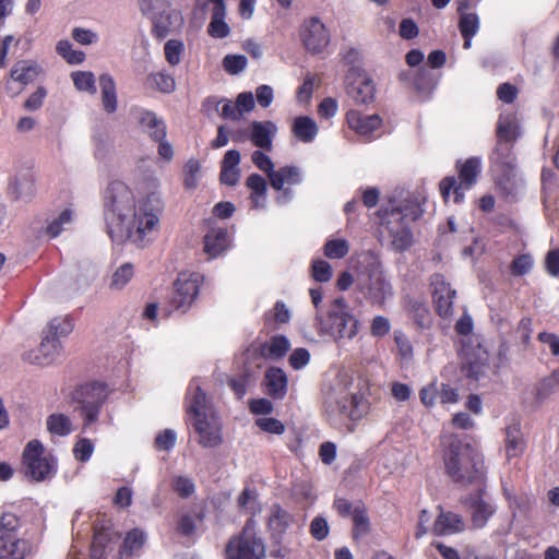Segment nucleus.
<instances>
[{
  "mask_svg": "<svg viewBox=\"0 0 559 559\" xmlns=\"http://www.w3.org/2000/svg\"><path fill=\"white\" fill-rule=\"evenodd\" d=\"M311 276L320 283L329 282L332 277V267L324 260H314L311 265Z\"/></svg>",
  "mask_w": 559,
  "mask_h": 559,
  "instance_id": "nucleus-47",
  "label": "nucleus"
},
{
  "mask_svg": "<svg viewBox=\"0 0 559 559\" xmlns=\"http://www.w3.org/2000/svg\"><path fill=\"white\" fill-rule=\"evenodd\" d=\"M431 294L437 313L447 318L452 314L453 299L456 292L445 282L442 274L436 273L430 277Z\"/></svg>",
  "mask_w": 559,
  "mask_h": 559,
  "instance_id": "nucleus-17",
  "label": "nucleus"
},
{
  "mask_svg": "<svg viewBox=\"0 0 559 559\" xmlns=\"http://www.w3.org/2000/svg\"><path fill=\"white\" fill-rule=\"evenodd\" d=\"M72 222V211L67 209L60 213V215L55 218L48 226H47V234L50 237H57L60 235V233L63 230V226L68 225Z\"/></svg>",
  "mask_w": 559,
  "mask_h": 559,
  "instance_id": "nucleus-48",
  "label": "nucleus"
},
{
  "mask_svg": "<svg viewBox=\"0 0 559 559\" xmlns=\"http://www.w3.org/2000/svg\"><path fill=\"white\" fill-rule=\"evenodd\" d=\"M140 11L152 19L153 33L159 39L179 29L183 23L181 14L167 0H140Z\"/></svg>",
  "mask_w": 559,
  "mask_h": 559,
  "instance_id": "nucleus-8",
  "label": "nucleus"
},
{
  "mask_svg": "<svg viewBox=\"0 0 559 559\" xmlns=\"http://www.w3.org/2000/svg\"><path fill=\"white\" fill-rule=\"evenodd\" d=\"M420 214L421 211L417 205L385 210L382 225L388 229L392 245L397 251H404L411 247L413 235L406 221H416Z\"/></svg>",
  "mask_w": 559,
  "mask_h": 559,
  "instance_id": "nucleus-6",
  "label": "nucleus"
},
{
  "mask_svg": "<svg viewBox=\"0 0 559 559\" xmlns=\"http://www.w3.org/2000/svg\"><path fill=\"white\" fill-rule=\"evenodd\" d=\"M330 527L323 516H316L310 523V534L317 540H323L328 537Z\"/></svg>",
  "mask_w": 559,
  "mask_h": 559,
  "instance_id": "nucleus-54",
  "label": "nucleus"
},
{
  "mask_svg": "<svg viewBox=\"0 0 559 559\" xmlns=\"http://www.w3.org/2000/svg\"><path fill=\"white\" fill-rule=\"evenodd\" d=\"M228 247V235L224 228H212L204 236V252L212 259L218 257Z\"/></svg>",
  "mask_w": 559,
  "mask_h": 559,
  "instance_id": "nucleus-26",
  "label": "nucleus"
},
{
  "mask_svg": "<svg viewBox=\"0 0 559 559\" xmlns=\"http://www.w3.org/2000/svg\"><path fill=\"white\" fill-rule=\"evenodd\" d=\"M255 521L249 519L241 533L231 537L225 548V559H264L265 545L258 536Z\"/></svg>",
  "mask_w": 559,
  "mask_h": 559,
  "instance_id": "nucleus-9",
  "label": "nucleus"
},
{
  "mask_svg": "<svg viewBox=\"0 0 559 559\" xmlns=\"http://www.w3.org/2000/svg\"><path fill=\"white\" fill-rule=\"evenodd\" d=\"M135 198L131 189L122 181H111L104 193V219L108 236L112 241L121 242L127 234V221L134 214Z\"/></svg>",
  "mask_w": 559,
  "mask_h": 559,
  "instance_id": "nucleus-3",
  "label": "nucleus"
},
{
  "mask_svg": "<svg viewBox=\"0 0 559 559\" xmlns=\"http://www.w3.org/2000/svg\"><path fill=\"white\" fill-rule=\"evenodd\" d=\"M20 519L10 512H4L0 518V532L9 534H17Z\"/></svg>",
  "mask_w": 559,
  "mask_h": 559,
  "instance_id": "nucleus-57",
  "label": "nucleus"
},
{
  "mask_svg": "<svg viewBox=\"0 0 559 559\" xmlns=\"http://www.w3.org/2000/svg\"><path fill=\"white\" fill-rule=\"evenodd\" d=\"M319 82L316 75L308 74L297 91V99L308 102L312 96L316 84H319Z\"/></svg>",
  "mask_w": 559,
  "mask_h": 559,
  "instance_id": "nucleus-55",
  "label": "nucleus"
},
{
  "mask_svg": "<svg viewBox=\"0 0 559 559\" xmlns=\"http://www.w3.org/2000/svg\"><path fill=\"white\" fill-rule=\"evenodd\" d=\"M47 95L45 87L39 86L37 90L25 100L24 107L29 111L39 109L43 105L44 98Z\"/></svg>",
  "mask_w": 559,
  "mask_h": 559,
  "instance_id": "nucleus-63",
  "label": "nucleus"
},
{
  "mask_svg": "<svg viewBox=\"0 0 559 559\" xmlns=\"http://www.w3.org/2000/svg\"><path fill=\"white\" fill-rule=\"evenodd\" d=\"M447 475L461 487L485 486V465L483 455L469 443L457 436H450L443 454Z\"/></svg>",
  "mask_w": 559,
  "mask_h": 559,
  "instance_id": "nucleus-1",
  "label": "nucleus"
},
{
  "mask_svg": "<svg viewBox=\"0 0 559 559\" xmlns=\"http://www.w3.org/2000/svg\"><path fill=\"white\" fill-rule=\"evenodd\" d=\"M269 179L271 187L276 191H281L284 185L292 186L299 182V169L295 166H285L278 170L274 169Z\"/></svg>",
  "mask_w": 559,
  "mask_h": 559,
  "instance_id": "nucleus-31",
  "label": "nucleus"
},
{
  "mask_svg": "<svg viewBox=\"0 0 559 559\" xmlns=\"http://www.w3.org/2000/svg\"><path fill=\"white\" fill-rule=\"evenodd\" d=\"M264 355L272 359L282 358L289 349V342L285 336H275L266 346Z\"/></svg>",
  "mask_w": 559,
  "mask_h": 559,
  "instance_id": "nucleus-42",
  "label": "nucleus"
},
{
  "mask_svg": "<svg viewBox=\"0 0 559 559\" xmlns=\"http://www.w3.org/2000/svg\"><path fill=\"white\" fill-rule=\"evenodd\" d=\"M224 69L230 74H238L247 66V58L242 55H227L223 60Z\"/></svg>",
  "mask_w": 559,
  "mask_h": 559,
  "instance_id": "nucleus-52",
  "label": "nucleus"
},
{
  "mask_svg": "<svg viewBox=\"0 0 559 559\" xmlns=\"http://www.w3.org/2000/svg\"><path fill=\"white\" fill-rule=\"evenodd\" d=\"M132 277L133 265L131 263H124L119 266L112 274L110 287L114 289H121L129 283Z\"/></svg>",
  "mask_w": 559,
  "mask_h": 559,
  "instance_id": "nucleus-43",
  "label": "nucleus"
},
{
  "mask_svg": "<svg viewBox=\"0 0 559 559\" xmlns=\"http://www.w3.org/2000/svg\"><path fill=\"white\" fill-rule=\"evenodd\" d=\"M276 132V126L272 121H253L251 123V135L252 143L266 151L272 150V140Z\"/></svg>",
  "mask_w": 559,
  "mask_h": 559,
  "instance_id": "nucleus-24",
  "label": "nucleus"
},
{
  "mask_svg": "<svg viewBox=\"0 0 559 559\" xmlns=\"http://www.w3.org/2000/svg\"><path fill=\"white\" fill-rule=\"evenodd\" d=\"M461 34L475 36L479 28V20L475 13H462L459 21Z\"/></svg>",
  "mask_w": 559,
  "mask_h": 559,
  "instance_id": "nucleus-45",
  "label": "nucleus"
},
{
  "mask_svg": "<svg viewBox=\"0 0 559 559\" xmlns=\"http://www.w3.org/2000/svg\"><path fill=\"white\" fill-rule=\"evenodd\" d=\"M405 309L408 317L420 329H429L432 324V317L426 304L416 298L406 297L404 299Z\"/></svg>",
  "mask_w": 559,
  "mask_h": 559,
  "instance_id": "nucleus-21",
  "label": "nucleus"
},
{
  "mask_svg": "<svg viewBox=\"0 0 559 559\" xmlns=\"http://www.w3.org/2000/svg\"><path fill=\"white\" fill-rule=\"evenodd\" d=\"M246 186L252 191V193L265 195L266 193V181L259 174H251L247 180Z\"/></svg>",
  "mask_w": 559,
  "mask_h": 559,
  "instance_id": "nucleus-62",
  "label": "nucleus"
},
{
  "mask_svg": "<svg viewBox=\"0 0 559 559\" xmlns=\"http://www.w3.org/2000/svg\"><path fill=\"white\" fill-rule=\"evenodd\" d=\"M40 72L41 68L36 62L20 60L11 68L10 78L22 85H27L34 82Z\"/></svg>",
  "mask_w": 559,
  "mask_h": 559,
  "instance_id": "nucleus-25",
  "label": "nucleus"
},
{
  "mask_svg": "<svg viewBox=\"0 0 559 559\" xmlns=\"http://www.w3.org/2000/svg\"><path fill=\"white\" fill-rule=\"evenodd\" d=\"M485 486L476 488L475 493H469L461 499V503L469 511L474 528H483L496 508L484 499Z\"/></svg>",
  "mask_w": 559,
  "mask_h": 559,
  "instance_id": "nucleus-15",
  "label": "nucleus"
},
{
  "mask_svg": "<svg viewBox=\"0 0 559 559\" xmlns=\"http://www.w3.org/2000/svg\"><path fill=\"white\" fill-rule=\"evenodd\" d=\"M44 451L45 449L41 442L32 440L27 443L23 452L25 475L36 481L46 479L53 469L52 460L44 456Z\"/></svg>",
  "mask_w": 559,
  "mask_h": 559,
  "instance_id": "nucleus-13",
  "label": "nucleus"
},
{
  "mask_svg": "<svg viewBox=\"0 0 559 559\" xmlns=\"http://www.w3.org/2000/svg\"><path fill=\"white\" fill-rule=\"evenodd\" d=\"M174 489L182 498H188L194 492V484L185 476H178L174 479Z\"/></svg>",
  "mask_w": 559,
  "mask_h": 559,
  "instance_id": "nucleus-60",
  "label": "nucleus"
},
{
  "mask_svg": "<svg viewBox=\"0 0 559 559\" xmlns=\"http://www.w3.org/2000/svg\"><path fill=\"white\" fill-rule=\"evenodd\" d=\"M348 96L357 104H369L374 99L376 87L369 78L358 74L346 87Z\"/></svg>",
  "mask_w": 559,
  "mask_h": 559,
  "instance_id": "nucleus-19",
  "label": "nucleus"
},
{
  "mask_svg": "<svg viewBox=\"0 0 559 559\" xmlns=\"http://www.w3.org/2000/svg\"><path fill=\"white\" fill-rule=\"evenodd\" d=\"M73 330L72 320L68 317L61 318L56 317L51 319L47 325L45 334H49V337H56L59 341V337H64L69 335Z\"/></svg>",
  "mask_w": 559,
  "mask_h": 559,
  "instance_id": "nucleus-36",
  "label": "nucleus"
},
{
  "mask_svg": "<svg viewBox=\"0 0 559 559\" xmlns=\"http://www.w3.org/2000/svg\"><path fill=\"white\" fill-rule=\"evenodd\" d=\"M368 411L367 401L359 394H348L345 391L330 393L325 401V412L334 425L344 420L352 421L362 418Z\"/></svg>",
  "mask_w": 559,
  "mask_h": 559,
  "instance_id": "nucleus-7",
  "label": "nucleus"
},
{
  "mask_svg": "<svg viewBox=\"0 0 559 559\" xmlns=\"http://www.w3.org/2000/svg\"><path fill=\"white\" fill-rule=\"evenodd\" d=\"M139 123L143 131L148 133L150 138L154 141H159L165 139L166 136V126L162 119H158L157 116L147 110H142L138 117Z\"/></svg>",
  "mask_w": 559,
  "mask_h": 559,
  "instance_id": "nucleus-27",
  "label": "nucleus"
},
{
  "mask_svg": "<svg viewBox=\"0 0 559 559\" xmlns=\"http://www.w3.org/2000/svg\"><path fill=\"white\" fill-rule=\"evenodd\" d=\"M350 516L353 518L355 524L354 536L357 537L358 535L367 534L369 531V519L366 509L357 506L355 507Z\"/></svg>",
  "mask_w": 559,
  "mask_h": 559,
  "instance_id": "nucleus-44",
  "label": "nucleus"
},
{
  "mask_svg": "<svg viewBox=\"0 0 559 559\" xmlns=\"http://www.w3.org/2000/svg\"><path fill=\"white\" fill-rule=\"evenodd\" d=\"M200 173V164L195 159H190L185 165L183 174V185L187 189H194L198 186V175Z\"/></svg>",
  "mask_w": 559,
  "mask_h": 559,
  "instance_id": "nucleus-51",
  "label": "nucleus"
},
{
  "mask_svg": "<svg viewBox=\"0 0 559 559\" xmlns=\"http://www.w3.org/2000/svg\"><path fill=\"white\" fill-rule=\"evenodd\" d=\"M358 287L372 304L382 306L392 296V285L383 274L381 262L373 254H366L358 273Z\"/></svg>",
  "mask_w": 559,
  "mask_h": 559,
  "instance_id": "nucleus-4",
  "label": "nucleus"
},
{
  "mask_svg": "<svg viewBox=\"0 0 559 559\" xmlns=\"http://www.w3.org/2000/svg\"><path fill=\"white\" fill-rule=\"evenodd\" d=\"M56 50L70 64H80L85 59V53L81 50H74L72 44L66 39L58 41Z\"/></svg>",
  "mask_w": 559,
  "mask_h": 559,
  "instance_id": "nucleus-38",
  "label": "nucleus"
},
{
  "mask_svg": "<svg viewBox=\"0 0 559 559\" xmlns=\"http://www.w3.org/2000/svg\"><path fill=\"white\" fill-rule=\"evenodd\" d=\"M559 390V369L554 370L550 376L546 377L537 386L536 397L545 400Z\"/></svg>",
  "mask_w": 559,
  "mask_h": 559,
  "instance_id": "nucleus-40",
  "label": "nucleus"
},
{
  "mask_svg": "<svg viewBox=\"0 0 559 559\" xmlns=\"http://www.w3.org/2000/svg\"><path fill=\"white\" fill-rule=\"evenodd\" d=\"M145 539V534L142 531L136 528L130 531L123 542V551L132 554L144 545Z\"/></svg>",
  "mask_w": 559,
  "mask_h": 559,
  "instance_id": "nucleus-46",
  "label": "nucleus"
},
{
  "mask_svg": "<svg viewBox=\"0 0 559 559\" xmlns=\"http://www.w3.org/2000/svg\"><path fill=\"white\" fill-rule=\"evenodd\" d=\"M46 424L51 435L68 436L72 431V423L64 414L49 415Z\"/></svg>",
  "mask_w": 559,
  "mask_h": 559,
  "instance_id": "nucleus-35",
  "label": "nucleus"
},
{
  "mask_svg": "<svg viewBox=\"0 0 559 559\" xmlns=\"http://www.w3.org/2000/svg\"><path fill=\"white\" fill-rule=\"evenodd\" d=\"M99 86L104 110L107 114H114L117 110V92L112 76L108 73H103L99 76Z\"/></svg>",
  "mask_w": 559,
  "mask_h": 559,
  "instance_id": "nucleus-30",
  "label": "nucleus"
},
{
  "mask_svg": "<svg viewBox=\"0 0 559 559\" xmlns=\"http://www.w3.org/2000/svg\"><path fill=\"white\" fill-rule=\"evenodd\" d=\"M255 425L263 431L269 433L282 435L285 431L284 424L272 417H262L255 420Z\"/></svg>",
  "mask_w": 559,
  "mask_h": 559,
  "instance_id": "nucleus-53",
  "label": "nucleus"
},
{
  "mask_svg": "<svg viewBox=\"0 0 559 559\" xmlns=\"http://www.w3.org/2000/svg\"><path fill=\"white\" fill-rule=\"evenodd\" d=\"M319 329L322 333L330 335L336 342L352 340L358 333L359 321L348 311L344 298L333 301L328 318L317 316Z\"/></svg>",
  "mask_w": 559,
  "mask_h": 559,
  "instance_id": "nucleus-5",
  "label": "nucleus"
},
{
  "mask_svg": "<svg viewBox=\"0 0 559 559\" xmlns=\"http://www.w3.org/2000/svg\"><path fill=\"white\" fill-rule=\"evenodd\" d=\"M323 251L329 259H342L348 253L349 245L342 238L332 239L325 242Z\"/></svg>",
  "mask_w": 559,
  "mask_h": 559,
  "instance_id": "nucleus-41",
  "label": "nucleus"
},
{
  "mask_svg": "<svg viewBox=\"0 0 559 559\" xmlns=\"http://www.w3.org/2000/svg\"><path fill=\"white\" fill-rule=\"evenodd\" d=\"M496 135L498 140L496 153H499L500 145L502 143H512L519 138L520 128L516 119L513 116L500 117L497 124Z\"/></svg>",
  "mask_w": 559,
  "mask_h": 559,
  "instance_id": "nucleus-28",
  "label": "nucleus"
},
{
  "mask_svg": "<svg viewBox=\"0 0 559 559\" xmlns=\"http://www.w3.org/2000/svg\"><path fill=\"white\" fill-rule=\"evenodd\" d=\"M437 535H452L465 530L463 518L451 511H441L432 527Z\"/></svg>",
  "mask_w": 559,
  "mask_h": 559,
  "instance_id": "nucleus-20",
  "label": "nucleus"
},
{
  "mask_svg": "<svg viewBox=\"0 0 559 559\" xmlns=\"http://www.w3.org/2000/svg\"><path fill=\"white\" fill-rule=\"evenodd\" d=\"M61 344L56 337L45 334L32 362L41 366L50 365L61 355Z\"/></svg>",
  "mask_w": 559,
  "mask_h": 559,
  "instance_id": "nucleus-23",
  "label": "nucleus"
},
{
  "mask_svg": "<svg viewBox=\"0 0 559 559\" xmlns=\"http://www.w3.org/2000/svg\"><path fill=\"white\" fill-rule=\"evenodd\" d=\"M165 57L169 64L177 66L183 51V44L180 40L169 39L164 47Z\"/></svg>",
  "mask_w": 559,
  "mask_h": 559,
  "instance_id": "nucleus-49",
  "label": "nucleus"
},
{
  "mask_svg": "<svg viewBox=\"0 0 559 559\" xmlns=\"http://www.w3.org/2000/svg\"><path fill=\"white\" fill-rule=\"evenodd\" d=\"M71 79L76 90L91 94L96 93L95 76L93 72L75 71L71 73Z\"/></svg>",
  "mask_w": 559,
  "mask_h": 559,
  "instance_id": "nucleus-37",
  "label": "nucleus"
},
{
  "mask_svg": "<svg viewBox=\"0 0 559 559\" xmlns=\"http://www.w3.org/2000/svg\"><path fill=\"white\" fill-rule=\"evenodd\" d=\"M266 392L274 399H282L287 389V377L280 368H270L265 373Z\"/></svg>",
  "mask_w": 559,
  "mask_h": 559,
  "instance_id": "nucleus-29",
  "label": "nucleus"
},
{
  "mask_svg": "<svg viewBox=\"0 0 559 559\" xmlns=\"http://www.w3.org/2000/svg\"><path fill=\"white\" fill-rule=\"evenodd\" d=\"M110 538L105 531L96 532L91 546V559H102Z\"/></svg>",
  "mask_w": 559,
  "mask_h": 559,
  "instance_id": "nucleus-50",
  "label": "nucleus"
},
{
  "mask_svg": "<svg viewBox=\"0 0 559 559\" xmlns=\"http://www.w3.org/2000/svg\"><path fill=\"white\" fill-rule=\"evenodd\" d=\"M350 129L359 134L367 135L381 126V118L378 115L365 116L357 110H349L346 115Z\"/></svg>",
  "mask_w": 559,
  "mask_h": 559,
  "instance_id": "nucleus-22",
  "label": "nucleus"
},
{
  "mask_svg": "<svg viewBox=\"0 0 559 559\" xmlns=\"http://www.w3.org/2000/svg\"><path fill=\"white\" fill-rule=\"evenodd\" d=\"M187 413L203 448H216L222 444L221 424L213 405L195 382L191 383L187 392Z\"/></svg>",
  "mask_w": 559,
  "mask_h": 559,
  "instance_id": "nucleus-2",
  "label": "nucleus"
},
{
  "mask_svg": "<svg viewBox=\"0 0 559 559\" xmlns=\"http://www.w3.org/2000/svg\"><path fill=\"white\" fill-rule=\"evenodd\" d=\"M293 132L299 141L309 143L317 136L318 127L310 117L300 116L294 120Z\"/></svg>",
  "mask_w": 559,
  "mask_h": 559,
  "instance_id": "nucleus-32",
  "label": "nucleus"
},
{
  "mask_svg": "<svg viewBox=\"0 0 559 559\" xmlns=\"http://www.w3.org/2000/svg\"><path fill=\"white\" fill-rule=\"evenodd\" d=\"M202 276L199 273H180L174 283V292L170 298L171 306L186 312L197 298Z\"/></svg>",
  "mask_w": 559,
  "mask_h": 559,
  "instance_id": "nucleus-14",
  "label": "nucleus"
},
{
  "mask_svg": "<svg viewBox=\"0 0 559 559\" xmlns=\"http://www.w3.org/2000/svg\"><path fill=\"white\" fill-rule=\"evenodd\" d=\"M94 447L88 439L79 440L73 449V453L76 460L81 462H86L90 460L93 453Z\"/></svg>",
  "mask_w": 559,
  "mask_h": 559,
  "instance_id": "nucleus-58",
  "label": "nucleus"
},
{
  "mask_svg": "<svg viewBox=\"0 0 559 559\" xmlns=\"http://www.w3.org/2000/svg\"><path fill=\"white\" fill-rule=\"evenodd\" d=\"M32 552L28 540L20 538L17 534L0 532V559H24Z\"/></svg>",
  "mask_w": 559,
  "mask_h": 559,
  "instance_id": "nucleus-18",
  "label": "nucleus"
},
{
  "mask_svg": "<svg viewBox=\"0 0 559 559\" xmlns=\"http://www.w3.org/2000/svg\"><path fill=\"white\" fill-rule=\"evenodd\" d=\"M176 433L171 429L160 432L155 439V447L158 450L169 451L175 447Z\"/></svg>",
  "mask_w": 559,
  "mask_h": 559,
  "instance_id": "nucleus-61",
  "label": "nucleus"
},
{
  "mask_svg": "<svg viewBox=\"0 0 559 559\" xmlns=\"http://www.w3.org/2000/svg\"><path fill=\"white\" fill-rule=\"evenodd\" d=\"M251 159L253 164L262 171H264L267 177L274 171V164L271 158L261 151H254L251 155Z\"/></svg>",
  "mask_w": 559,
  "mask_h": 559,
  "instance_id": "nucleus-59",
  "label": "nucleus"
},
{
  "mask_svg": "<svg viewBox=\"0 0 559 559\" xmlns=\"http://www.w3.org/2000/svg\"><path fill=\"white\" fill-rule=\"evenodd\" d=\"M533 261L531 255L522 254L515 258L511 263V272L515 276H522L531 271Z\"/></svg>",
  "mask_w": 559,
  "mask_h": 559,
  "instance_id": "nucleus-56",
  "label": "nucleus"
},
{
  "mask_svg": "<svg viewBox=\"0 0 559 559\" xmlns=\"http://www.w3.org/2000/svg\"><path fill=\"white\" fill-rule=\"evenodd\" d=\"M300 38L306 49L312 53L321 52L330 43L329 32L318 17L304 22L300 27Z\"/></svg>",
  "mask_w": 559,
  "mask_h": 559,
  "instance_id": "nucleus-16",
  "label": "nucleus"
},
{
  "mask_svg": "<svg viewBox=\"0 0 559 559\" xmlns=\"http://www.w3.org/2000/svg\"><path fill=\"white\" fill-rule=\"evenodd\" d=\"M151 87L160 91L162 93H171L176 88L175 79L165 72H157L147 78Z\"/></svg>",
  "mask_w": 559,
  "mask_h": 559,
  "instance_id": "nucleus-39",
  "label": "nucleus"
},
{
  "mask_svg": "<svg viewBox=\"0 0 559 559\" xmlns=\"http://www.w3.org/2000/svg\"><path fill=\"white\" fill-rule=\"evenodd\" d=\"M545 267L551 276L559 275V250H550L545 258Z\"/></svg>",
  "mask_w": 559,
  "mask_h": 559,
  "instance_id": "nucleus-64",
  "label": "nucleus"
},
{
  "mask_svg": "<svg viewBox=\"0 0 559 559\" xmlns=\"http://www.w3.org/2000/svg\"><path fill=\"white\" fill-rule=\"evenodd\" d=\"M158 217L145 206L134 210V214L127 221V234L121 241L130 239L138 247H145L151 240L158 226Z\"/></svg>",
  "mask_w": 559,
  "mask_h": 559,
  "instance_id": "nucleus-11",
  "label": "nucleus"
},
{
  "mask_svg": "<svg viewBox=\"0 0 559 559\" xmlns=\"http://www.w3.org/2000/svg\"><path fill=\"white\" fill-rule=\"evenodd\" d=\"M524 450L522 432L518 424L506 428V452L509 459L518 456Z\"/></svg>",
  "mask_w": 559,
  "mask_h": 559,
  "instance_id": "nucleus-33",
  "label": "nucleus"
},
{
  "mask_svg": "<svg viewBox=\"0 0 559 559\" xmlns=\"http://www.w3.org/2000/svg\"><path fill=\"white\" fill-rule=\"evenodd\" d=\"M294 516L280 504H273L271 508V514L269 518V525L271 530L282 535L286 532L289 525L293 523Z\"/></svg>",
  "mask_w": 559,
  "mask_h": 559,
  "instance_id": "nucleus-34",
  "label": "nucleus"
},
{
  "mask_svg": "<svg viewBox=\"0 0 559 559\" xmlns=\"http://www.w3.org/2000/svg\"><path fill=\"white\" fill-rule=\"evenodd\" d=\"M479 167L480 160L477 157H471L460 166V183L452 176L443 178L440 182V192L443 200L447 202L451 190H453L454 202L461 203L464 199V190L469 189L475 183L479 174Z\"/></svg>",
  "mask_w": 559,
  "mask_h": 559,
  "instance_id": "nucleus-12",
  "label": "nucleus"
},
{
  "mask_svg": "<svg viewBox=\"0 0 559 559\" xmlns=\"http://www.w3.org/2000/svg\"><path fill=\"white\" fill-rule=\"evenodd\" d=\"M107 396L106 384L98 382L82 385L73 392V402L78 404L74 406V411L80 412L85 427L97 420L99 411Z\"/></svg>",
  "mask_w": 559,
  "mask_h": 559,
  "instance_id": "nucleus-10",
  "label": "nucleus"
}]
</instances>
